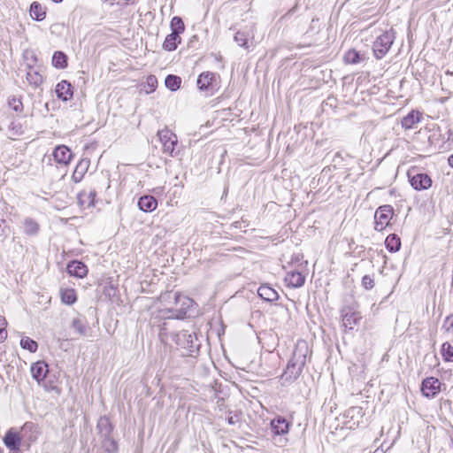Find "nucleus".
<instances>
[{
    "instance_id": "obj_44",
    "label": "nucleus",
    "mask_w": 453,
    "mask_h": 453,
    "mask_svg": "<svg viewBox=\"0 0 453 453\" xmlns=\"http://www.w3.org/2000/svg\"><path fill=\"white\" fill-rule=\"evenodd\" d=\"M319 30H320L319 19L314 18L311 19L309 29L306 32V34L316 35L319 32Z\"/></svg>"
},
{
    "instance_id": "obj_25",
    "label": "nucleus",
    "mask_w": 453,
    "mask_h": 453,
    "mask_svg": "<svg viewBox=\"0 0 453 453\" xmlns=\"http://www.w3.org/2000/svg\"><path fill=\"white\" fill-rule=\"evenodd\" d=\"M213 79L214 74L212 73H203L199 75L197 79V87L199 88L200 90H207L211 85Z\"/></svg>"
},
{
    "instance_id": "obj_33",
    "label": "nucleus",
    "mask_w": 453,
    "mask_h": 453,
    "mask_svg": "<svg viewBox=\"0 0 453 453\" xmlns=\"http://www.w3.org/2000/svg\"><path fill=\"white\" fill-rule=\"evenodd\" d=\"M27 81L29 84L38 87L42 83V76L33 68H29L27 73Z\"/></svg>"
},
{
    "instance_id": "obj_17",
    "label": "nucleus",
    "mask_w": 453,
    "mask_h": 453,
    "mask_svg": "<svg viewBox=\"0 0 453 453\" xmlns=\"http://www.w3.org/2000/svg\"><path fill=\"white\" fill-rule=\"evenodd\" d=\"M168 327L169 323L165 322L160 332L161 336L177 338V340H186L187 338H191L192 334H195L194 331L188 332V330H181L177 333L168 332Z\"/></svg>"
},
{
    "instance_id": "obj_39",
    "label": "nucleus",
    "mask_w": 453,
    "mask_h": 453,
    "mask_svg": "<svg viewBox=\"0 0 453 453\" xmlns=\"http://www.w3.org/2000/svg\"><path fill=\"white\" fill-rule=\"evenodd\" d=\"M357 318L355 313H351V314L346 313L342 317V326L345 328L349 327V329H351L352 328V323L356 324L357 323Z\"/></svg>"
},
{
    "instance_id": "obj_16",
    "label": "nucleus",
    "mask_w": 453,
    "mask_h": 453,
    "mask_svg": "<svg viewBox=\"0 0 453 453\" xmlns=\"http://www.w3.org/2000/svg\"><path fill=\"white\" fill-rule=\"evenodd\" d=\"M284 280L288 287L300 288L304 284L305 277L300 272L293 271L286 274Z\"/></svg>"
},
{
    "instance_id": "obj_13",
    "label": "nucleus",
    "mask_w": 453,
    "mask_h": 453,
    "mask_svg": "<svg viewBox=\"0 0 453 453\" xmlns=\"http://www.w3.org/2000/svg\"><path fill=\"white\" fill-rule=\"evenodd\" d=\"M422 118V113L418 111L412 110L402 119V127L405 130L415 128Z\"/></svg>"
},
{
    "instance_id": "obj_51",
    "label": "nucleus",
    "mask_w": 453,
    "mask_h": 453,
    "mask_svg": "<svg viewBox=\"0 0 453 453\" xmlns=\"http://www.w3.org/2000/svg\"><path fill=\"white\" fill-rule=\"evenodd\" d=\"M400 247H401V242H400V239L398 238V246H397L398 250H400Z\"/></svg>"
},
{
    "instance_id": "obj_6",
    "label": "nucleus",
    "mask_w": 453,
    "mask_h": 453,
    "mask_svg": "<svg viewBox=\"0 0 453 453\" xmlns=\"http://www.w3.org/2000/svg\"><path fill=\"white\" fill-rule=\"evenodd\" d=\"M394 214L393 208L390 205L380 206L375 212V229L382 231L392 219Z\"/></svg>"
},
{
    "instance_id": "obj_24",
    "label": "nucleus",
    "mask_w": 453,
    "mask_h": 453,
    "mask_svg": "<svg viewBox=\"0 0 453 453\" xmlns=\"http://www.w3.org/2000/svg\"><path fill=\"white\" fill-rule=\"evenodd\" d=\"M225 333V328L220 321H215L210 324V329L207 332V340L210 338H220Z\"/></svg>"
},
{
    "instance_id": "obj_48",
    "label": "nucleus",
    "mask_w": 453,
    "mask_h": 453,
    "mask_svg": "<svg viewBox=\"0 0 453 453\" xmlns=\"http://www.w3.org/2000/svg\"><path fill=\"white\" fill-rule=\"evenodd\" d=\"M443 326L446 328L447 332L450 334V329L453 328V314L446 318ZM450 336V334L448 335V337Z\"/></svg>"
},
{
    "instance_id": "obj_52",
    "label": "nucleus",
    "mask_w": 453,
    "mask_h": 453,
    "mask_svg": "<svg viewBox=\"0 0 453 453\" xmlns=\"http://www.w3.org/2000/svg\"><path fill=\"white\" fill-rule=\"evenodd\" d=\"M447 74H449V75H453V71L452 72H449V71H447L446 73Z\"/></svg>"
},
{
    "instance_id": "obj_43",
    "label": "nucleus",
    "mask_w": 453,
    "mask_h": 453,
    "mask_svg": "<svg viewBox=\"0 0 453 453\" xmlns=\"http://www.w3.org/2000/svg\"><path fill=\"white\" fill-rule=\"evenodd\" d=\"M9 129L14 135H21L24 134L23 127L19 122L12 121L9 126Z\"/></svg>"
},
{
    "instance_id": "obj_20",
    "label": "nucleus",
    "mask_w": 453,
    "mask_h": 453,
    "mask_svg": "<svg viewBox=\"0 0 453 453\" xmlns=\"http://www.w3.org/2000/svg\"><path fill=\"white\" fill-rule=\"evenodd\" d=\"M257 294L262 299L267 302H273L279 298L277 291L268 285L260 286L257 289Z\"/></svg>"
},
{
    "instance_id": "obj_35",
    "label": "nucleus",
    "mask_w": 453,
    "mask_h": 453,
    "mask_svg": "<svg viewBox=\"0 0 453 453\" xmlns=\"http://www.w3.org/2000/svg\"><path fill=\"white\" fill-rule=\"evenodd\" d=\"M171 28L172 33H177V35L181 34L185 30L184 23L181 18L175 16L171 20Z\"/></svg>"
},
{
    "instance_id": "obj_53",
    "label": "nucleus",
    "mask_w": 453,
    "mask_h": 453,
    "mask_svg": "<svg viewBox=\"0 0 453 453\" xmlns=\"http://www.w3.org/2000/svg\"><path fill=\"white\" fill-rule=\"evenodd\" d=\"M21 340H27V341H29L31 340L29 337H26V338H22Z\"/></svg>"
},
{
    "instance_id": "obj_11",
    "label": "nucleus",
    "mask_w": 453,
    "mask_h": 453,
    "mask_svg": "<svg viewBox=\"0 0 453 453\" xmlns=\"http://www.w3.org/2000/svg\"><path fill=\"white\" fill-rule=\"evenodd\" d=\"M179 350L183 357H196L199 353L200 345L197 342H177Z\"/></svg>"
},
{
    "instance_id": "obj_55",
    "label": "nucleus",
    "mask_w": 453,
    "mask_h": 453,
    "mask_svg": "<svg viewBox=\"0 0 453 453\" xmlns=\"http://www.w3.org/2000/svg\"><path fill=\"white\" fill-rule=\"evenodd\" d=\"M0 453H4V452H3V449H2L1 448H0Z\"/></svg>"
},
{
    "instance_id": "obj_9",
    "label": "nucleus",
    "mask_w": 453,
    "mask_h": 453,
    "mask_svg": "<svg viewBox=\"0 0 453 453\" xmlns=\"http://www.w3.org/2000/svg\"><path fill=\"white\" fill-rule=\"evenodd\" d=\"M53 157L57 163L67 165L73 157V154L67 146L58 145L53 151Z\"/></svg>"
},
{
    "instance_id": "obj_1",
    "label": "nucleus",
    "mask_w": 453,
    "mask_h": 453,
    "mask_svg": "<svg viewBox=\"0 0 453 453\" xmlns=\"http://www.w3.org/2000/svg\"><path fill=\"white\" fill-rule=\"evenodd\" d=\"M172 292L165 293L161 296L162 301L171 298ZM173 306L161 311L162 316L165 319H184L191 316V312L195 308V302L187 296L178 292L173 293Z\"/></svg>"
},
{
    "instance_id": "obj_40",
    "label": "nucleus",
    "mask_w": 453,
    "mask_h": 453,
    "mask_svg": "<svg viewBox=\"0 0 453 453\" xmlns=\"http://www.w3.org/2000/svg\"><path fill=\"white\" fill-rule=\"evenodd\" d=\"M234 41L238 45L248 48V35L245 32L238 31L234 35Z\"/></svg>"
},
{
    "instance_id": "obj_36",
    "label": "nucleus",
    "mask_w": 453,
    "mask_h": 453,
    "mask_svg": "<svg viewBox=\"0 0 453 453\" xmlns=\"http://www.w3.org/2000/svg\"><path fill=\"white\" fill-rule=\"evenodd\" d=\"M103 447L108 453H116L118 449L116 441L111 436L104 438Z\"/></svg>"
},
{
    "instance_id": "obj_49",
    "label": "nucleus",
    "mask_w": 453,
    "mask_h": 453,
    "mask_svg": "<svg viewBox=\"0 0 453 453\" xmlns=\"http://www.w3.org/2000/svg\"><path fill=\"white\" fill-rule=\"evenodd\" d=\"M240 421V416L238 414L230 415L227 417V422L230 425H234Z\"/></svg>"
},
{
    "instance_id": "obj_54",
    "label": "nucleus",
    "mask_w": 453,
    "mask_h": 453,
    "mask_svg": "<svg viewBox=\"0 0 453 453\" xmlns=\"http://www.w3.org/2000/svg\"><path fill=\"white\" fill-rule=\"evenodd\" d=\"M12 453H19V448L18 449V452L17 451H12Z\"/></svg>"
},
{
    "instance_id": "obj_7",
    "label": "nucleus",
    "mask_w": 453,
    "mask_h": 453,
    "mask_svg": "<svg viewBox=\"0 0 453 453\" xmlns=\"http://www.w3.org/2000/svg\"><path fill=\"white\" fill-rule=\"evenodd\" d=\"M441 382L434 377L426 378L422 382L421 391L428 398H433L439 393Z\"/></svg>"
},
{
    "instance_id": "obj_12",
    "label": "nucleus",
    "mask_w": 453,
    "mask_h": 453,
    "mask_svg": "<svg viewBox=\"0 0 453 453\" xmlns=\"http://www.w3.org/2000/svg\"><path fill=\"white\" fill-rule=\"evenodd\" d=\"M66 269L70 275L81 279L84 278L88 274L87 265L84 263L78 260H73L68 263Z\"/></svg>"
},
{
    "instance_id": "obj_2",
    "label": "nucleus",
    "mask_w": 453,
    "mask_h": 453,
    "mask_svg": "<svg viewBox=\"0 0 453 453\" xmlns=\"http://www.w3.org/2000/svg\"><path fill=\"white\" fill-rule=\"evenodd\" d=\"M304 355L298 357L295 355L294 357L288 361L287 367L280 377L282 386L293 383L300 376L304 365Z\"/></svg>"
},
{
    "instance_id": "obj_21",
    "label": "nucleus",
    "mask_w": 453,
    "mask_h": 453,
    "mask_svg": "<svg viewBox=\"0 0 453 453\" xmlns=\"http://www.w3.org/2000/svg\"><path fill=\"white\" fill-rule=\"evenodd\" d=\"M97 429L102 437L111 436L112 426L110 419L105 416L101 417L97 422Z\"/></svg>"
},
{
    "instance_id": "obj_22",
    "label": "nucleus",
    "mask_w": 453,
    "mask_h": 453,
    "mask_svg": "<svg viewBox=\"0 0 453 453\" xmlns=\"http://www.w3.org/2000/svg\"><path fill=\"white\" fill-rule=\"evenodd\" d=\"M179 43H180V35H177V33H171L165 37L163 48L165 50L173 51L177 48Z\"/></svg>"
},
{
    "instance_id": "obj_38",
    "label": "nucleus",
    "mask_w": 453,
    "mask_h": 453,
    "mask_svg": "<svg viewBox=\"0 0 453 453\" xmlns=\"http://www.w3.org/2000/svg\"><path fill=\"white\" fill-rule=\"evenodd\" d=\"M386 248L389 252L394 253L396 251V234H390L385 240Z\"/></svg>"
},
{
    "instance_id": "obj_46",
    "label": "nucleus",
    "mask_w": 453,
    "mask_h": 453,
    "mask_svg": "<svg viewBox=\"0 0 453 453\" xmlns=\"http://www.w3.org/2000/svg\"><path fill=\"white\" fill-rule=\"evenodd\" d=\"M7 322L4 317H0V340H6L7 338V331H6Z\"/></svg>"
},
{
    "instance_id": "obj_26",
    "label": "nucleus",
    "mask_w": 453,
    "mask_h": 453,
    "mask_svg": "<svg viewBox=\"0 0 453 453\" xmlns=\"http://www.w3.org/2000/svg\"><path fill=\"white\" fill-rule=\"evenodd\" d=\"M24 232L27 235H36L40 230V226L36 220L32 218H26L24 219Z\"/></svg>"
},
{
    "instance_id": "obj_42",
    "label": "nucleus",
    "mask_w": 453,
    "mask_h": 453,
    "mask_svg": "<svg viewBox=\"0 0 453 453\" xmlns=\"http://www.w3.org/2000/svg\"><path fill=\"white\" fill-rule=\"evenodd\" d=\"M146 85L149 89L146 90L147 93H151L155 90L157 85V80L155 75H149L146 79Z\"/></svg>"
},
{
    "instance_id": "obj_15",
    "label": "nucleus",
    "mask_w": 453,
    "mask_h": 453,
    "mask_svg": "<svg viewBox=\"0 0 453 453\" xmlns=\"http://www.w3.org/2000/svg\"><path fill=\"white\" fill-rule=\"evenodd\" d=\"M157 206V199L150 195L142 196L138 200V207L144 212H151L156 210Z\"/></svg>"
},
{
    "instance_id": "obj_47",
    "label": "nucleus",
    "mask_w": 453,
    "mask_h": 453,
    "mask_svg": "<svg viewBox=\"0 0 453 453\" xmlns=\"http://www.w3.org/2000/svg\"><path fill=\"white\" fill-rule=\"evenodd\" d=\"M362 286L365 289H372L374 287V280L370 275H365L362 279Z\"/></svg>"
},
{
    "instance_id": "obj_41",
    "label": "nucleus",
    "mask_w": 453,
    "mask_h": 453,
    "mask_svg": "<svg viewBox=\"0 0 453 453\" xmlns=\"http://www.w3.org/2000/svg\"><path fill=\"white\" fill-rule=\"evenodd\" d=\"M8 104H9L10 107L17 112L21 111L23 110V104L19 98H16V97L10 98L8 101Z\"/></svg>"
},
{
    "instance_id": "obj_5",
    "label": "nucleus",
    "mask_w": 453,
    "mask_h": 453,
    "mask_svg": "<svg viewBox=\"0 0 453 453\" xmlns=\"http://www.w3.org/2000/svg\"><path fill=\"white\" fill-rule=\"evenodd\" d=\"M365 412L360 406H353L349 408L343 413L344 424L349 429H355L363 423Z\"/></svg>"
},
{
    "instance_id": "obj_27",
    "label": "nucleus",
    "mask_w": 453,
    "mask_h": 453,
    "mask_svg": "<svg viewBox=\"0 0 453 453\" xmlns=\"http://www.w3.org/2000/svg\"><path fill=\"white\" fill-rule=\"evenodd\" d=\"M72 327L81 336H85L87 334L88 326L86 319L83 317L78 316L74 318L72 321Z\"/></svg>"
},
{
    "instance_id": "obj_14",
    "label": "nucleus",
    "mask_w": 453,
    "mask_h": 453,
    "mask_svg": "<svg viewBox=\"0 0 453 453\" xmlns=\"http://www.w3.org/2000/svg\"><path fill=\"white\" fill-rule=\"evenodd\" d=\"M20 441H21V437L19 436V434L14 431H12V429L9 430L4 437V442L5 446L8 449H10L11 451L18 452V449L19 448Z\"/></svg>"
},
{
    "instance_id": "obj_37",
    "label": "nucleus",
    "mask_w": 453,
    "mask_h": 453,
    "mask_svg": "<svg viewBox=\"0 0 453 453\" xmlns=\"http://www.w3.org/2000/svg\"><path fill=\"white\" fill-rule=\"evenodd\" d=\"M441 354L446 361H453V347L449 342H444L442 344Z\"/></svg>"
},
{
    "instance_id": "obj_10",
    "label": "nucleus",
    "mask_w": 453,
    "mask_h": 453,
    "mask_svg": "<svg viewBox=\"0 0 453 453\" xmlns=\"http://www.w3.org/2000/svg\"><path fill=\"white\" fill-rule=\"evenodd\" d=\"M32 377L39 385L43 384L44 379L49 372L48 365L43 361H38L32 365L30 369Z\"/></svg>"
},
{
    "instance_id": "obj_56",
    "label": "nucleus",
    "mask_w": 453,
    "mask_h": 453,
    "mask_svg": "<svg viewBox=\"0 0 453 453\" xmlns=\"http://www.w3.org/2000/svg\"><path fill=\"white\" fill-rule=\"evenodd\" d=\"M4 234V232H3V233H0V234Z\"/></svg>"
},
{
    "instance_id": "obj_50",
    "label": "nucleus",
    "mask_w": 453,
    "mask_h": 453,
    "mask_svg": "<svg viewBox=\"0 0 453 453\" xmlns=\"http://www.w3.org/2000/svg\"><path fill=\"white\" fill-rule=\"evenodd\" d=\"M449 165L453 168V154L448 159Z\"/></svg>"
},
{
    "instance_id": "obj_31",
    "label": "nucleus",
    "mask_w": 453,
    "mask_h": 453,
    "mask_svg": "<svg viewBox=\"0 0 453 453\" xmlns=\"http://www.w3.org/2000/svg\"><path fill=\"white\" fill-rule=\"evenodd\" d=\"M60 297L63 303L71 305L77 300L75 290L73 288H64L60 290Z\"/></svg>"
},
{
    "instance_id": "obj_28",
    "label": "nucleus",
    "mask_w": 453,
    "mask_h": 453,
    "mask_svg": "<svg viewBox=\"0 0 453 453\" xmlns=\"http://www.w3.org/2000/svg\"><path fill=\"white\" fill-rule=\"evenodd\" d=\"M88 167V162H84L83 160L80 161L79 164L76 165L74 172L72 175V179L74 182L78 183L80 182L86 173Z\"/></svg>"
},
{
    "instance_id": "obj_18",
    "label": "nucleus",
    "mask_w": 453,
    "mask_h": 453,
    "mask_svg": "<svg viewBox=\"0 0 453 453\" xmlns=\"http://www.w3.org/2000/svg\"><path fill=\"white\" fill-rule=\"evenodd\" d=\"M56 93L58 98L68 101L73 96L72 86L66 81H62L56 87Z\"/></svg>"
},
{
    "instance_id": "obj_8",
    "label": "nucleus",
    "mask_w": 453,
    "mask_h": 453,
    "mask_svg": "<svg viewBox=\"0 0 453 453\" xmlns=\"http://www.w3.org/2000/svg\"><path fill=\"white\" fill-rule=\"evenodd\" d=\"M409 180L412 188L416 190L427 189L432 185L431 178L426 173H417L413 176L408 173Z\"/></svg>"
},
{
    "instance_id": "obj_4",
    "label": "nucleus",
    "mask_w": 453,
    "mask_h": 453,
    "mask_svg": "<svg viewBox=\"0 0 453 453\" xmlns=\"http://www.w3.org/2000/svg\"><path fill=\"white\" fill-rule=\"evenodd\" d=\"M157 136L163 145V151L171 157H176L178 155V152L175 151V146L178 143L176 134L171 130L165 128L157 132Z\"/></svg>"
},
{
    "instance_id": "obj_45",
    "label": "nucleus",
    "mask_w": 453,
    "mask_h": 453,
    "mask_svg": "<svg viewBox=\"0 0 453 453\" xmlns=\"http://www.w3.org/2000/svg\"><path fill=\"white\" fill-rule=\"evenodd\" d=\"M20 345L30 352H35L38 348L37 342H20Z\"/></svg>"
},
{
    "instance_id": "obj_34",
    "label": "nucleus",
    "mask_w": 453,
    "mask_h": 453,
    "mask_svg": "<svg viewBox=\"0 0 453 453\" xmlns=\"http://www.w3.org/2000/svg\"><path fill=\"white\" fill-rule=\"evenodd\" d=\"M181 79L179 76L169 74L166 76L165 84L172 91L177 90L180 87Z\"/></svg>"
},
{
    "instance_id": "obj_3",
    "label": "nucleus",
    "mask_w": 453,
    "mask_h": 453,
    "mask_svg": "<svg viewBox=\"0 0 453 453\" xmlns=\"http://www.w3.org/2000/svg\"><path fill=\"white\" fill-rule=\"evenodd\" d=\"M395 40L393 31L385 32L378 36L373 42V53L377 58H381L390 49Z\"/></svg>"
},
{
    "instance_id": "obj_23",
    "label": "nucleus",
    "mask_w": 453,
    "mask_h": 453,
    "mask_svg": "<svg viewBox=\"0 0 453 453\" xmlns=\"http://www.w3.org/2000/svg\"><path fill=\"white\" fill-rule=\"evenodd\" d=\"M30 16L37 21L44 19L46 16L45 8L38 2H33L30 6Z\"/></svg>"
},
{
    "instance_id": "obj_30",
    "label": "nucleus",
    "mask_w": 453,
    "mask_h": 453,
    "mask_svg": "<svg viewBox=\"0 0 453 453\" xmlns=\"http://www.w3.org/2000/svg\"><path fill=\"white\" fill-rule=\"evenodd\" d=\"M96 196V190H90L89 192L82 191L79 194L78 199L81 205L86 204L88 207L95 204V197Z\"/></svg>"
},
{
    "instance_id": "obj_19",
    "label": "nucleus",
    "mask_w": 453,
    "mask_h": 453,
    "mask_svg": "<svg viewBox=\"0 0 453 453\" xmlns=\"http://www.w3.org/2000/svg\"><path fill=\"white\" fill-rule=\"evenodd\" d=\"M271 427L274 434H285L288 432L289 423L284 418L278 417L271 421Z\"/></svg>"
},
{
    "instance_id": "obj_32",
    "label": "nucleus",
    "mask_w": 453,
    "mask_h": 453,
    "mask_svg": "<svg viewBox=\"0 0 453 453\" xmlns=\"http://www.w3.org/2000/svg\"><path fill=\"white\" fill-rule=\"evenodd\" d=\"M52 65L58 69H63L67 65V57L62 51H56L52 57Z\"/></svg>"
},
{
    "instance_id": "obj_29",
    "label": "nucleus",
    "mask_w": 453,
    "mask_h": 453,
    "mask_svg": "<svg viewBox=\"0 0 453 453\" xmlns=\"http://www.w3.org/2000/svg\"><path fill=\"white\" fill-rule=\"evenodd\" d=\"M343 60L346 64L355 65L365 60L364 55H361L356 50H349L343 57Z\"/></svg>"
}]
</instances>
